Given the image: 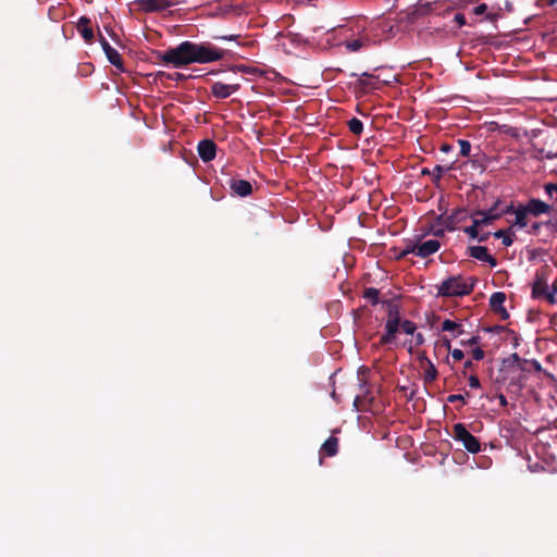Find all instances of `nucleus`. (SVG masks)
Wrapping results in <instances>:
<instances>
[{
  "label": "nucleus",
  "mask_w": 557,
  "mask_h": 557,
  "mask_svg": "<svg viewBox=\"0 0 557 557\" xmlns=\"http://www.w3.org/2000/svg\"><path fill=\"white\" fill-rule=\"evenodd\" d=\"M442 344H443V346H444L448 351H450V350H451V342H450V339H449L448 337L444 336V337L442 338Z\"/></svg>",
  "instance_id": "51"
},
{
  "label": "nucleus",
  "mask_w": 557,
  "mask_h": 557,
  "mask_svg": "<svg viewBox=\"0 0 557 557\" xmlns=\"http://www.w3.org/2000/svg\"><path fill=\"white\" fill-rule=\"evenodd\" d=\"M556 293L554 292H546L543 297L549 302V304H555L556 302Z\"/></svg>",
  "instance_id": "44"
},
{
  "label": "nucleus",
  "mask_w": 557,
  "mask_h": 557,
  "mask_svg": "<svg viewBox=\"0 0 557 557\" xmlns=\"http://www.w3.org/2000/svg\"><path fill=\"white\" fill-rule=\"evenodd\" d=\"M237 69L242 72H246V66L245 65H240V66H237Z\"/></svg>",
  "instance_id": "62"
},
{
  "label": "nucleus",
  "mask_w": 557,
  "mask_h": 557,
  "mask_svg": "<svg viewBox=\"0 0 557 557\" xmlns=\"http://www.w3.org/2000/svg\"><path fill=\"white\" fill-rule=\"evenodd\" d=\"M230 188L234 195L239 197H247L252 193V185L250 182L242 178H231Z\"/></svg>",
  "instance_id": "15"
},
{
  "label": "nucleus",
  "mask_w": 557,
  "mask_h": 557,
  "mask_svg": "<svg viewBox=\"0 0 557 557\" xmlns=\"http://www.w3.org/2000/svg\"><path fill=\"white\" fill-rule=\"evenodd\" d=\"M506 300V295L503 292H496L492 294L490 298V307L493 312L498 314L502 320L509 319V312L504 307V302Z\"/></svg>",
  "instance_id": "10"
},
{
  "label": "nucleus",
  "mask_w": 557,
  "mask_h": 557,
  "mask_svg": "<svg viewBox=\"0 0 557 557\" xmlns=\"http://www.w3.org/2000/svg\"><path fill=\"white\" fill-rule=\"evenodd\" d=\"M367 40L366 39H361V38H358V39H354V40H349V41H346L345 42V47L346 49L349 51V52H357L359 51L362 47H364L367 45Z\"/></svg>",
  "instance_id": "29"
},
{
  "label": "nucleus",
  "mask_w": 557,
  "mask_h": 557,
  "mask_svg": "<svg viewBox=\"0 0 557 557\" xmlns=\"http://www.w3.org/2000/svg\"><path fill=\"white\" fill-rule=\"evenodd\" d=\"M541 225H542V223L535 222V223L532 225V231H531V232H532L533 234H537V233H539V231H540V228H541Z\"/></svg>",
  "instance_id": "55"
},
{
  "label": "nucleus",
  "mask_w": 557,
  "mask_h": 557,
  "mask_svg": "<svg viewBox=\"0 0 557 557\" xmlns=\"http://www.w3.org/2000/svg\"><path fill=\"white\" fill-rule=\"evenodd\" d=\"M403 331L408 334V335H413L416 333V330H417V325L416 323H413L412 321L410 320H404L401 322V326Z\"/></svg>",
  "instance_id": "32"
},
{
  "label": "nucleus",
  "mask_w": 557,
  "mask_h": 557,
  "mask_svg": "<svg viewBox=\"0 0 557 557\" xmlns=\"http://www.w3.org/2000/svg\"><path fill=\"white\" fill-rule=\"evenodd\" d=\"M450 355H451L453 359L456 360V361H460L465 357L463 351L461 349H458V348H455V349L450 350Z\"/></svg>",
  "instance_id": "40"
},
{
  "label": "nucleus",
  "mask_w": 557,
  "mask_h": 557,
  "mask_svg": "<svg viewBox=\"0 0 557 557\" xmlns=\"http://www.w3.org/2000/svg\"><path fill=\"white\" fill-rule=\"evenodd\" d=\"M454 20L460 27L467 24L466 17L461 13H457Z\"/></svg>",
  "instance_id": "43"
},
{
  "label": "nucleus",
  "mask_w": 557,
  "mask_h": 557,
  "mask_svg": "<svg viewBox=\"0 0 557 557\" xmlns=\"http://www.w3.org/2000/svg\"><path fill=\"white\" fill-rule=\"evenodd\" d=\"M479 339H480L479 336H472L471 338H469L467 341H461L460 344L461 345L473 346V345H476L479 343Z\"/></svg>",
  "instance_id": "45"
},
{
  "label": "nucleus",
  "mask_w": 557,
  "mask_h": 557,
  "mask_svg": "<svg viewBox=\"0 0 557 557\" xmlns=\"http://www.w3.org/2000/svg\"><path fill=\"white\" fill-rule=\"evenodd\" d=\"M451 149H453V147L450 145H448V144H444L441 147V150L444 151V152H449Z\"/></svg>",
  "instance_id": "58"
},
{
  "label": "nucleus",
  "mask_w": 557,
  "mask_h": 557,
  "mask_svg": "<svg viewBox=\"0 0 557 557\" xmlns=\"http://www.w3.org/2000/svg\"><path fill=\"white\" fill-rule=\"evenodd\" d=\"M441 331L442 332H451L454 338H456L465 333V330L460 323L449 320V319H446L442 322Z\"/></svg>",
  "instance_id": "22"
},
{
  "label": "nucleus",
  "mask_w": 557,
  "mask_h": 557,
  "mask_svg": "<svg viewBox=\"0 0 557 557\" xmlns=\"http://www.w3.org/2000/svg\"><path fill=\"white\" fill-rule=\"evenodd\" d=\"M180 0H137L138 9L146 13L161 12L177 5Z\"/></svg>",
  "instance_id": "6"
},
{
  "label": "nucleus",
  "mask_w": 557,
  "mask_h": 557,
  "mask_svg": "<svg viewBox=\"0 0 557 557\" xmlns=\"http://www.w3.org/2000/svg\"><path fill=\"white\" fill-rule=\"evenodd\" d=\"M441 248V243L437 239H429L420 243V238H417V257L428 258L429 256L437 252Z\"/></svg>",
  "instance_id": "13"
},
{
  "label": "nucleus",
  "mask_w": 557,
  "mask_h": 557,
  "mask_svg": "<svg viewBox=\"0 0 557 557\" xmlns=\"http://www.w3.org/2000/svg\"><path fill=\"white\" fill-rule=\"evenodd\" d=\"M409 253L417 256V239H408L401 251L396 256L397 259H404Z\"/></svg>",
  "instance_id": "26"
},
{
  "label": "nucleus",
  "mask_w": 557,
  "mask_h": 557,
  "mask_svg": "<svg viewBox=\"0 0 557 557\" xmlns=\"http://www.w3.org/2000/svg\"><path fill=\"white\" fill-rule=\"evenodd\" d=\"M347 125L349 131L356 136H360L363 132V123L357 117L349 120Z\"/></svg>",
  "instance_id": "28"
},
{
  "label": "nucleus",
  "mask_w": 557,
  "mask_h": 557,
  "mask_svg": "<svg viewBox=\"0 0 557 557\" xmlns=\"http://www.w3.org/2000/svg\"><path fill=\"white\" fill-rule=\"evenodd\" d=\"M438 372L431 360H428V364L423 372V381L425 384H430L437 379Z\"/></svg>",
  "instance_id": "25"
},
{
  "label": "nucleus",
  "mask_w": 557,
  "mask_h": 557,
  "mask_svg": "<svg viewBox=\"0 0 557 557\" xmlns=\"http://www.w3.org/2000/svg\"><path fill=\"white\" fill-rule=\"evenodd\" d=\"M401 326V322L398 321H386L385 323V333L381 336L379 344L381 346L391 344L395 341L396 334Z\"/></svg>",
  "instance_id": "16"
},
{
  "label": "nucleus",
  "mask_w": 557,
  "mask_h": 557,
  "mask_svg": "<svg viewBox=\"0 0 557 557\" xmlns=\"http://www.w3.org/2000/svg\"><path fill=\"white\" fill-rule=\"evenodd\" d=\"M418 359L421 363L425 362V364H428V360H430L428 357H426V354L425 351H422L420 352V355L418 356Z\"/></svg>",
  "instance_id": "54"
},
{
  "label": "nucleus",
  "mask_w": 557,
  "mask_h": 557,
  "mask_svg": "<svg viewBox=\"0 0 557 557\" xmlns=\"http://www.w3.org/2000/svg\"><path fill=\"white\" fill-rule=\"evenodd\" d=\"M189 77L190 76L184 75L180 72L166 73L163 71H159L154 75V81L160 82L161 84H164L166 81L181 82V81H186Z\"/></svg>",
  "instance_id": "21"
},
{
  "label": "nucleus",
  "mask_w": 557,
  "mask_h": 557,
  "mask_svg": "<svg viewBox=\"0 0 557 557\" xmlns=\"http://www.w3.org/2000/svg\"><path fill=\"white\" fill-rule=\"evenodd\" d=\"M497 398L502 407H506L508 405L507 398L503 394H498Z\"/></svg>",
  "instance_id": "53"
},
{
  "label": "nucleus",
  "mask_w": 557,
  "mask_h": 557,
  "mask_svg": "<svg viewBox=\"0 0 557 557\" xmlns=\"http://www.w3.org/2000/svg\"><path fill=\"white\" fill-rule=\"evenodd\" d=\"M491 236V233L490 232H483L481 233L479 231V237H476V239L480 242V243H483V242H486L488 239V237Z\"/></svg>",
  "instance_id": "49"
},
{
  "label": "nucleus",
  "mask_w": 557,
  "mask_h": 557,
  "mask_svg": "<svg viewBox=\"0 0 557 557\" xmlns=\"http://www.w3.org/2000/svg\"><path fill=\"white\" fill-rule=\"evenodd\" d=\"M500 200H497L488 210H476L475 215H480L482 219V223L485 225H491L494 221L502 218V212H498V206Z\"/></svg>",
  "instance_id": "18"
},
{
  "label": "nucleus",
  "mask_w": 557,
  "mask_h": 557,
  "mask_svg": "<svg viewBox=\"0 0 557 557\" xmlns=\"http://www.w3.org/2000/svg\"><path fill=\"white\" fill-rule=\"evenodd\" d=\"M555 157H556V154H554V153H552V152H548V153L546 154V158H547V159H554Z\"/></svg>",
  "instance_id": "61"
},
{
  "label": "nucleus",
  "mask_w": 557,
  "mask_h": 557,
  "mask_svg": "<svg viewBox=\"0 0 557 557\" xmlns=\"http://www.w3.org/2000/svg\"><path fill=\"white\" fill-rule=\"evenodd\" d=\"M99 42L101 45L103 52L106 53L108 61L112 65H114L117 70L124 72L125 70H124V65H123V59H122L121 54L117 52V50L112 48L110 46V44L108 42V40L102 35L99 36Z\"/></svg>",
  "instance_id": "8"
},
{
  "label": "nucleus",
  "mask_w": 557,
  "mask_h": 557,
  "mask_svg": "<svg viewBox=\"0 0 557 557\" xmlns=\"http://www.w3.org/2000/svg\"><path fill=\"white\" fill-rule=\"evenodd\" d=\"M547 278L543 271H537L532 286V297L539 299L547 292Z\"/></svg>",
  "instance_id": "17"
},
{
  "label": "nucleus",
  "mask_w": 557,
  "mask_h": 557,
  "mask_svg": "<svg viewBox=\"0 0 557 557\" xmlns=\"http://www.w3.org/2000/svg\"><path fill=\"white\" fill-rule=\"evenodd\" d=\"M493 236L495 238H502L503 240V245L505 247H509L512 245L513 243V235L511 233V228H508V230H498L496 232L493 233Z\"/></svg>",
  "instance_id": "27"
},
{
  "label": "nucleus",
  "mask_w": 557,
  "mask_h": 557,
  "mask_svg": "<svg viewBox=\"0 0 557 557\" xmlns=\"http://www.w3.org/2000/svg\"><path fill=\"white\" fill-rule=\"evenodd\" d=\"M545 225L549 226L553 232L557 233V219L556 220H548L544 222Z\"/></svg>",
  "instance_id": "50"
},
{
  "label": "nucleus",
  "mask_w": 557,
  "mask_h": 557,
  "mask_svg": "<svg viewBox=\"0 0 557 557\" xmlns=\"http://www.w3.org/2000/svg\"><path fill=\"white\" fill-rule=\"evenodd\" d=\"M556 3H557V0H548L547 1V4L550 5V7L555 5Z\"/></svg>",
  "instance_id": "60"
},
{
  "label": "nucleus",
  "mask_w": 557,
  "mask_h": 557,
  "mask_svg": "<svg viewBox=\"0 0 557 557\" xmlns=\"http://www.w3.org/2000/svg\"><path fill=\"white\" fill-rule=\"evenodd\" d=\"M449 168H445L442 165H435L434 169L431 171V175L435 181H440L442 175L447 172Z\"/></svg>",
  "instance_id": "34"
},
{
  "label": "nucleus",
  "mask_w": 557,
  "mask_h": 557,
  "mask_svg": "<svg viewBox=\"0 0 557 557\" xmlns=\"http://www.w3.org/2000/svg\"><path fill=\"white\" fill-rule=\"evenodd\" d=\"M468 382H469V386L471 388H479L481 386L479 377L476 375H474V374L469 376Z\"/></svg>",
  "instance_id": "41"
},
{
  "label": "nucleus",
  "mask_w": 557,
  "mask_h": 557,
  "mask_svg": "<svg viewBox=\"0 0 557 557\" xmlns=\"http://www.w3.org/2000/svg\"><path fill=\"white\" fill-rule=\"evenodd\" d=\"M458 145L460 147V154L467 157L471 151V144L466 139H458Z\"/></svg>",
  "instance_id": "33"
},
{
  "label": "nucleus",
  "mask_w": 557,
  "mask_h": 557,
  "mask_svg": "<svg viewBox=\"0 0 557 557\" xmlns=\"http://www.w3.org/2000/svg\"><path fill=\"white\" fill-rule=\"evenodd\" d=\"M463 232L469 235L470 238L476 239L479 237V231L474 228V226H467L463 228Z\"/></svg>",
  "instance_id": "38"
},
{
  "label": "nucleus",
  "mask_w": 557,
  "mask_h": 557,
  "mask_svg": "<svg viewBox=\"0 0 557 557\" xmlns=\"http://www.w3.org/2000/svg\"><path fill=\"white\" fill-rule=\"evenodd\" d=\"M214 39H221V40H236L239 38V35H228V36H214Z\"/></svg>",
  "instance_id": "48"
},
{
  "label": "nucleus",
  "mask_w": 557,
  "mask_h": 557,
  "mask_svg": "<svg viewBox=\"0 0 557 557\" xmlns=\"http://www.w3.org/2000/svg\"><path fill=\"white\" fill-rule=\"evenodd\" d=\"M197 151L203 162H210L216 156V144L212 139H202L198 143Z\"/></svg>",
  "instance_id": "11"
},
{
  "label": "nucleus",
  "mask_w": 557,
  "mask_h": 557,
  "mask_svg": "<svg viewBox=\"0 0 557 557\" xmlns=\"http://www.w3.org/2000/svg\"><path fill=\"white\" fill-rule=\"evenodd\" d=\"M524 207L527 208V211L529 214L533 216H540L542 214L549 213L552 211V206L544 202L541 199L537 198H531Z\"/></svg>",
  "instance_id": "14"
},
{
  "label": "nucleus",
  "mask_w": 557,
  "mask_h": 557,
  "mask_svg": "<svg viewBox=\"0 0 557 557\" xmlns=\"http://www.w3.org/2000/svg\"><path fill=\"white\" fill-rule=\"evenodd\" d=\"M486 10H487V5L485 3H481L474 8L473 12L475 15H481V14L485 13Z\"/></svg>",
  "instance_id": "46"
},
{
  "label": "nucleus",
  "mask_w": 557,
  "mask_h": 557,
  "mask_svg": "<svg viewBox=\"0 0 557 557\" xmlns=\"http://www.w3.org/2000/svg\"><path fill=\"white\" fill-rule=\"evenodd\" d=\"M509 367H515L516 364H529V360L522 359L517 352L510 355L508 359L505 360Z\"/></svg>",
  "instance_id": "31"
},
{
  "label": "nucleus",
  "mask_w": 557,
  "mask_h": 557,
  "mask_svg": "<svg viewBox=\"0 0 557 557\" xmlns=\"http://www.w3.org/2000/svg\"><path fill=\"white\" fill-rule=\"evenodd\" d=\"M453 437L460 442L462 446L471 454L481 451V443L478 437L472 435L463 423H456L453 428Z\"/></svg>",
  "instance_id": "4"
},
{
  "label": "nucleus",
  "mask_w": 557,
  "mask_h": 557,
  "mask_svg": "<svg viewBox=\"0 0 557 557\" xmlns=\"http://www.w3.org/2000/svg\"><path fill=\"white\" fill-rule=\"evenodd\" d=\"M384 304L387 306V319L386 321H398L403 322L400 318V307L392 300H386Z\"/></svg>",
  "instance_id": "24"
},
{
  "label": "nucleus",
  "mask_w": 557,
  "mask_h": 557,
  "mask_svg": "<svg viewBox=\"0 0 557 557\" xmlns=\"http://www.w3.org/2000/svg\"><path fill=\"white\" fill-rule=\"evenodd\" d=\"M468 218L467 210L463 208L456 209L451 214L444 215L440 214L435 223L430 227L428 233H431L435 237H443L445 232H453L456 230V225Z\"/></svg>",
  "instance_id": "3"
},
{
  "label": "nucleus",
  "mask_w": 557,
  "mask_h": 557,
  "mask_svg": "<svg viewBox=\"0 0 557 557\" xmlns=\"http://www.w3.org/2000/svg\"><path fill=\"white\" fill-rule=\"evenodd\" d=\"M544 190L549 198H553L554 193H557V183H546Z\"/></svg>",
  "instance_id": "35"
},
{
  "label": "nucleus",
  "mask_w": 557,
  "mask_h": 557,
  "mask_svg": "<svg viewBox=\"0 0 557 557\" xmlns=\"http://www.w3.org/2000/svg\"><path fill=\"white\" fill-rule=\"evenodd\" d=\"M466 280L462 275H455L444 280L437 286L438 297H462L472 293L474 288L473 278Z\"/></svg>",
  "instance_id": "2"
},
{
  "label": "nucleus",
  "mask_w": 557,
  "mask_h": 557,
  "mask_svg": "<svg viewBox=\"0 0 557 557\" xmlns=\"http://www.w3.org/2000/svg\"><path fill=\"white\" fill-rule=\"evenodd\" d=\"M437 2H425L409 9L406 12L405 21L409 24L416 23L420 17L429 15Z\"/></svg>",
  "instance_id": "7"
},
{
  "label": "nucleus",
  "mask_w": 557,
  "mask_h": 557,
  "mask_svg": "<svg viewBox=\"0 0 557 557\" xmlns=\"http://www.w3.org/2000/svg\"><path fill=\"white\" fill-rule=\"evenodd\" d=\"M90 25L91 21L87 16H81L77 22V30L87 44H91L95 39V34Z\"/></svg>",
  "instance_id": "19"
},
{
  "label": "nucleus",
  "mask_w": 557,
  "mask_h": 557,
  "mask_svg": "<svg viewBox=\"0 0 557 557\" xmlns=\"http://www.w3.org/2000/svg\"><path fill=\"white\" fill-rule=\"evenodd\" d=\"M350 76L358 77L357 86L363 91L379 89L380 83L384 85H389L392 82L389 79H382L379 75H374L368 72H363L360 75H358L357 73H351Z\"/></svg>",
  "instance_id": "5"
},
{
  "label": "nucleus",
  "mask_w": 557,
  "mask_h": 557,
  "mask_svg": "<svg viewBox=\"0 0 557 557\" xmlns=\"http://www.w3.org/2000/svg\"><path fill=\"white\" fill-rule=\"evenodd\" d=\"M153 54L157 63L172 64L180 69L191 63L205 64L220 61L224 59L226 51L210 42L197 44L185 40L166 51H153Z\"/></svg>",
  "instance_id": "1"
},
{
  "label": "nucleus",
  "mask_w": 557,
  "mask_h": 557,
  "mask_svg": "<svg viewBox=\"0 0 557 557\" xmlns=\"http://www.w3.org/2000/svg\"><path fill=\"white\" fill-rule=\"evenodd\" d=\"M422 174H431V171H429L428 169H423Z\"/></svg>",
  "instance_id": "63"
},
{
  "label": "nucleus",
  "mask_w": 557,
  "mask_h": 557,
  "mask_svg": "<svg viewBox=\"0 0 557 557\" xmlns=\"http://www.w3.org/2000/svg\"><path fill=\"white\" fill-rule=\"evenodd\" d=\"M239 89L238 84H224L222 82H215L211 86V95L218 99H226L232 94L236 92Z\"/></svg>",
  "instance_id": "12"
},
{
  "label": "nucleus",
  "mask_w": 557,
  "mask_h": 557,
  "mask_svg": "<svg viewBox=\"0 0 557 557\" xmlns=\"http://www.w3.org/2000/svg\"><path fill=\"white\" fill-rule=\"evenodd\" d=\"M467 255L479 261L488 263L492 268L497 265L496 258L488 253L485 246H470L467 248Z\"/></svg>",
  "instance_id": "9"
},
{
  "label": "nucleus",
  "mask_w": 557,
  "mask_h": 557,
  "mask_svg": "<svg viewBox=\"0 0 557 557\" xmlns=\"http://www.w3.org/2000/svg\"><path fill=\"white\" fill-rule=\"evenodd\" d=\"M414 343H416V346H421L422 344H424V336L422 333H414Z\"/></svg>",
  "instance_id": "47"
},
{
  "label": "nucleus",
  "mask_w": 557,
  "mask_h": 557,
  "mask_svg": "<svg viewBox=\"0 0 557 557\" xmlns=\"http://www.w3.org/2000/svg\"><path fill=\"white\" fill-rule=\"evenodd\" d=\"M471 218H472V225L471 226H474V228H476L478 231H480V228L482 226H486L485 223H482V219L480 215H475V211L471 214Z\"/></svg>",
  "instance_id": "37"
},
{
  "label": "nucleus",
  "mask_w": 557,
  "mask_h": 557,
  "mask_svg": "<svg viewBox=\"0 0 557 557\" xmlns=\"http://www.w3.org/2000/svg\"><path fill=\"white\" fill-rule=\"evenodd\" d=\"M529 364H531L536 372L542 371V366L537 360H531L529 361Z\"/></svg>",
  "instance_id": "52"
},
{
  "label": "nucleus",
  "mask_w": 557,
  "mask_h": 557,
  "mask_svg": "<svg viewBox=\"0 0 557 557\" xmlns=\"http://www.w3.org/2000/svg\"><path fill=\"white\" fill-rule=\"evenodd\" d=\"M358 400H359V397H356L355 398V405H357Z\"/></svg>",
  "instance_id": "64"
},
{
  "label": "nucleus",
  "mask_w": 557,
  "mask_h": 557,
  "mask_svg": "<svg viewBox=\"0 0 557 557\" xmlns=\"http://www.w3.org/2000/svg\"><path fill=\"white\" fill-rule=\"evenodd\" d=\"M447 401L450 403V404L460 401L462 405H465L466 404V397H465V395H461V394H451V395H449L447 397Z\"/></svg>",
  "instance_id": "36"
},
{
  "label": "nucleus",
  "mask_w": 557,
  "mask_h": 557,
  "mask_svg": "<svg viewBox=\"0 0 557 557\" xmlns=\"http://www.w3.org/2000/svg\"><path fill=\"white\" fill-rule=\"evenodd\" d=\"M515 210H516V208H515L513 203L511 202L508 206H506L504 209L498 210V212H502V216H503L504 214H510V213L515 214Z\"/></svg>",
  "instance_id": "42"
},
{
  "label": "nucleus",
  "mask_w": 557,
  "mask_h": 557,
  "mask_svg": "<svg viewBox=\"0 0 557 557\" xmlns=\"http://www.w3.org/2000/svg\"><path fill=\"white\" fill-rule=\"evenodd\" d=\"M529 364H516V368L521 371V372H527V371H530V369L528 368Z\"/></svg>",
  "instance_id": "56"
},
{
  "label": "nucleus",
  "mask_w": 557,
  "mask_h": 557,
  "mask_svg": "<svg viewBox=\"0 0 557 557\" xmlns=\"http://www.w3.org/2000/svg\"><path fill=\"white\" fill-rule=\"evenodd\" d=\"M473 368V362L471 360H467L465 363H463V369L465 370H471Z\"/></svg>",
  "instance_id": "57"
},
{
  "label": "nucleus",
  "mask_w": 557,
  "mask_h": 557,
  "mask_svg": "<svg viewBox=\"0 0 557 557\" xmlns=\"http://www.w3.org/2000/svg\"><path fill=\"white\" fill-rule=\"evenodd\" d=\"M338 451V438L330 436L321 446L320 453L327 457H333Z\"/></svg>",
  "instance_id": "20"
},
{
  "label": "nucleus",
  "mask_w": 557,
  "mask_h": 557,
  "mask_svg": "<svg viewBox=\"0 0 557 557\" xmlns=\"http://www.w3.org/2000/svg\"><path fill=\"white\" fill-rule=\"evenodd\" d=\"M471 354H472L473 359L476 360V361L482 360L484 358V356H485L484 350L482 348H480V347L474 348L471 351Z\"/></svg>",
  "instance_id": "39"
},
{
  "label": "nucleus",
  "mask_w": 557,
  "mask_h": 557,
  "mask_svg": "<svg viewBox=\"0 0 557 557\" xmlns=\"http://www.w3.org/2000/svg\"><path fill=\"white\" fill-rule=\"evenodd\" d=\"M379 295H380L379 289H376L374 287L366 288V290L363 293V297L366 299H368L372 306H375L379 304Z\"/></svg>",
  "instance_id": "30"
},
{
  "label": "nucleus",
  "mask_w": 557,
  "mask_h": 557,
  "mask_svg": "<svg viewBox=\"0 0 557 557\" xmlns=\"http://www.w3.org/2000/svg\"><path fill=\"white\" fill-rule=\"evenodd\" d=\"M552 292L557 294V281L553 284Z\"/></svg>",
  "instance_id": "59"
},
{
  "label": "nucleus",
  "mask_w": 557,
  "mask_h": 557,
  "mask_svg": "<svg viewBox=\"0 0 557 557\" xmlns=\"http://www.w3.org/2000/svg\"><path fill=\"white\" fill-rule=\"evenodd\" d=\"M528 214L529 212L527 211L524 205L518 206L515 210L516 219L512 225L524 228L528 225Z\"/></svg>",
  "instance_id": "23"
}]
</instances>
